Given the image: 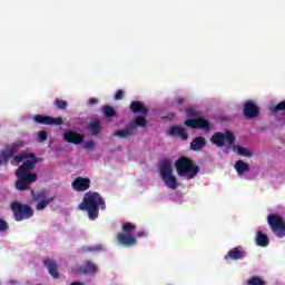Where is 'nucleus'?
<instances>
[{"instance_id":"obj_24","label":"nucleus","mask_w":285,"mask_h":285,"mask_svg":"<svg viewBox=\"0 0 285 285\" xmlns=\"http://www.w3.org/2000/svg\"><path fill=\"white\" fill-rule=\"evenodd\" d=\"M256 244L257 246H261L262 248H266L268 244H271V239L268 238V235L257 232L256 234Z\"/></svg>"},{"instance_id":"obj_31","label":"nucleus","mask_w":285,"mask_h":285,"mask_svg":"<svg viewBox=\"0 0 285 285\" xmlns=\"http://www.w3.org/2000/svg\"><path fill=\"white\" fill-rule=\"evenodd\" d=\"M58 110H66L68 108V101L57 98L53 102Z\"/></svg>"},{"instance_id":"obj_16","label":"nucleus","mask_w":285,"mask_h":285,"mask_svg":"<svg viewBox=\"0 0 285 285\" xmlns=\"http://www.w3.org/2000/svg\"><path fill=\"white\" fill-rule=\"evenodd\" d=\"M242 247H234L227 252L225 255L224 259L228 262L229 259L232 261H237V259H244L246 257V253L242 252Z\"/></svg>"},{"instance_id":"obj_15","label":"nucleus","mask_w":285,"mask_h":285,"mask_svg":"<svg viewBox=\"0 0 285 285\" xmlns=\"http://www.w3.org/2000/svg\"><path fill=\"white\" fill-rule=\"evenodd\" d=\"M87 130L91 137H99L102 130L101 120L98 118L91 120L87 126Z\"/></svg>"},{"instance_id":"obj_42","label":"nucleus","mask_w":285,"mask_h":285,"mask_svg":"<svg viewBox=\"0 0 285 285\" xmlns=\"http://www.w3.org/2000/svg\"><path fill=\"white\" fill-rule=\"evenodd\" d=\"M89 250H95V248H90Z\"/></svg>"},{"instance_id":"obj_4","label":"nucleus","mask_w":285,"mask_h":285,"mask_svg":"<svg viewBox=\"0 0 285 285\" xmlns=\"http://www.w3.org/2000/svg\"><path fill=\"white\" fill-rule=\"evenodd\" d=\"M175 168L179 177H185L188 180L195 179L199 175V166L186 156H181L175 161Z\"/></svg>"},{"instance_id":"obj_35","label":"nucleus","mask_w":285,"mask_h":285,"mask_svg":"<svg viewBox=\"0 0 285 285\" xmlns=\"http://www.w3.org/2000/svg\"><path fill=\"white\" fill-rule=\"evenodd\" d=\"M82 146H83L85 150H95V141H92V140L83 142Z\"/></svg>"},{"instance_id":"obj_6","label":"nucleus","mask_w":285,"mask_h":285,"mask_svg":"<svg viewBox=\"0 0 285 285\" xmlns=\"http://www.w3.org/2000/svg\"><path fill=\"white\" fill-rule=\"evenodd\" d=\"M137 229V225L132 223H122L121 230L118 233L116 239L120 246H135L137 245V238L131 234L132 230Z\"/></svg>"},{"instance_id":"obj_37","label":"nucleus","mask_w":285,"mask_h":285,"mask_svg":"<svg viewBox=\"0 0 285 285\" xmlns=\"http://www.w3.org/2000/svg\"><path fill=\"white\" fill-rule=\"evenodd\" d=\"M98 104H99V99H97V98H90L88 100L89 106H97Z\"/></svg>"},{"instance_id":"obj_12","label":"nucleus","mask_w":285,"mask_h":285,"mask_svg":"<svg viewBox=\"0 0 285 285\" xmlns=\"http://www.w3.org/2000/svg\"><path fill=\"white\" fill-rule=\"evenodd\" d=\"M33 121L42 126H61V124H63V119L60 117L52 118L51 116H45V115H36L33 117Z\"/></svg>"},{"instance_id":"obj_39","label":"nucleus","mask_w":285,"mask_h":285,"mask_svg":"<svg viewBox=\"0 0 285 285\" xmlns=\"http://www.w3.org/2000/svg\"><path fill=\"white\" fill-rule=\"evenodd\" d=\"M137 237H146V232L144 230L138 232Z\"/></svg>"},{"instance_id":"obj_9","label":"nucleus","mask_w":285,"mask_h":285,"mask_svg":"<svg viewBox=\"0 0 285 285\" xmlns=\"http://www.w3.org/2000/svg\"><path fill=\"white\" fill-rule=\"evenodd\" d=\"M210 142L213 146H217V148H224V146L229 145L233 146L235 145V134L233 131H225L219 132L216 131L212 137H210Z\"/></svg>"},{"instance_id":"obj_28","label":"nucleus","mask_w":285,"mask_h":285,"mask_svg":"<svg viewBox=\"0 0 285 285\" xmlns=\"http://www.w3.org/2000/svg\"><path fill=\"white\" fill-rule=\"evenodd\" d=\"M104 115L107 119H110L112 117H117V111L115 108H112V106L107 105L104 107Z\"/></svg>"},{"instance_id":"obj_25","label":"nucleus","mask_w":285,"mask_h":285,"mask_svg":"<svg viewBox=\"0 0 285 285\" xmlns=\"http://www.w3.org/2000/svg\"><path fill=\"white\" fill-rule=\"evenodd\" d=\"M148 124V120H146V117L138 116L135 118V121L129 122V126L134 128V130H137V126H140V128H146Z\"/></svg>"},{"instance_id":"obj_40","label":"nucleus","mask_w":285,"mask_h":285,"mask_svg":"<svg viewBox=\"0 0 285 285\" xmlns=\"http://www.w3.org/2000/svg\"><path fill=\"white\" fill-rule=\"evenodd\" d=\"M70 285H83V283H81V282H73Z\"/></svg>"},{"instance_id":"obj_21","label":"nucleus","mask_w":285,"mask_h":285,"mask_svg":"<svg viewBox=\"0 0 285 285\" xmlns=\"http://www.w3.org/2000/svg\"><path fill=\"white\" fill-rule=\"evenodd\" d=\"M189 148L195 153H199V150H204V148H206V138L202 136L194 138L189 145Z\"/></svg>"},{"instance_id":"obj_8","label":"nucleus","mask_w":285,"mask_h":285,"mask_svg":"<svg viewBox=\"0 0 285 285\" xmlns=\"http://www.w3.org/2000/svg\"><path fill=\"white\" fill-rule=\"evenodd\" d=\"M11 210L16 222H23V219H30L35 215V210L30 205H23L19 200L11 203Z\"/></svg>"},{"instance_id":"obj_18","label":"nucleus","mask_w":285,"mask_h":285,"mask_svg":"<svg viewBox=\"0 0 285 285\" xmlns=\"http://www.w3.org/2000/svg\"><path fill=\"white\" fill-rule=\"evenodd\" d=\"M63 139L68 141V144L79 145L83 142V135L77 131H67L65 132Z\"/></svg>"},{"instance_id":"obj_22","label":"nucleus","mask_w":285,"mask_h":285,"mask_svg":"<svg viewBox=\"0 0 285 285\" xmlns=\"http://www.w3.org/2000/svg\"><path fill=\"white\" fill-rule=\"evenodd\" d=\"M79 273L82 275H95L97 273V265L88 261L83 266L79 267Z\"/></svg>"},{"instance_id":"obj_38","label":"nucleus","mask_w":285,"mask_h":285,"mask_svg":"<svg viewBox=\"0 0 285 285\" xmlns=\"http://www.w3.org/2000/svg\"><path fill=\"white\" fill-rule=\"evenodd\" d=\"M176 104H178L179 106H181V104H184V98L178 97V98L176 99Z\"/></svg>"},{"instance_id":"obj_33","label":"nucleus","mask_w":285,"mask_h":285,"mask_svg":"<svg viewBox=\"0 0 285 285\" xmlns=\"http://www.w3.org/2000/svg\"><path fill=\"white\" fill-rule=\"evenodd\" d=\"M284 111L285 112V100L278 102L274 109H273V112H282Z\"/></svg>"},{"instance_id":"obj_1","label":"nucleus","mask_w":285,"mask_h":285,"mask_svg":"<svg viewBox=\"0 0 285 285\" xmlns=\"http://www.w3.org/2000/svg\"><path fill=\"white\" fill-rule=\"evenodd\" d=\"M30 160H26L17 170L16 177L18 180L16 181V189L23 193V190H28L31 184L37 181V174L30 173L37 164H39V158L33 154V157H29Z\"/></svg>"},{"instance_id":"obj_34","label":"nucleus","mask_w":285,"mask_h":285,"mask_svg":"<svg viewBox=\"0 0 285 285\" xmlns=\"http://www.w3.org/2000/svg\"><path fill=\"white\" fill-rule=\"evenodd\" d=\"M10 228V225H8V222L6 219L0 218V233H6Z\"/></svg>"},{"instance_id":"obj_19","label":"nucleus","mask_w":285,"mask_h":285,"mask_svg":"<svg viewBox=\"0 0 285 285\" xmlns=\"http://www.w3.org/2000/svg\"><path fill=\"white\" fill-rule=\"evenodd\" d=\"M129 110H131L134 115H148L149 112L148 108H146V105H144L142 101H131L129 105Z\"/></svg>"},{"instance_id":"obj_26","label":"nucleus","mask_w":285,"mask_h":285,"mask_svg":"<svg viewBox=\"0 0 285 285\" xmlns=\"http://www.w3.org/2000/svg\"><path fill=\"white\" fill-rule=\"evenodd\" d=\"M235 170L237 175H244V173H248V170H250V165L244 163V160H238L235 164Z\"/></svg>"},{"instance_id":"obj_20","label":"nucleus","mask_w":285,"mask_h":285,"mask_svg":"<svg viewBox=\"0 0 285 285\" xmlns=\"http://www.w3.org/2000/svg\"><path fill=\"white\" fill-rule=\"evenodd\" d=\"M169 137H180L183 141H186L188 139V132H186V129L181 126H173L168 130Z\"/></svg>"},{"instance_id":"obj_41","label":"nucleus","mask_w":285,"mask_h":285,"mask_svg":"<svg viewBox=\"0 0 285 285\" xmlns=\"http://www.w3.org/2000/svg\"><path fill=\"white\" fill-rule=\"evenodd\" d=\"M173 117H175V115H171V117H169V119H173Z\"/></svg>"},{"instance_id":"obj_27","label":"nucleus","mask_w":285,"mask_h":285,"mask_svg":"<svg viewBox=\"0 0 285 285\" xmlns=\"http://www.w3.org/2000/svg\"><path fill=\"white\" fill-rule=\"evenodd\" d=\"M233 150H236L242 157H253V151H250V149L239 145H233Z\"/></svg>"},{"instance_id":"obj_11","label":"nucleus","mask_w":285,"mask_h":285,"mask_svg":"<svg viewBox=\"0 0 285 285\" xmlns=\"http://www.w3.org/2000/svg\"><path fill=\"white\" fill-rule=\"evenodd\" d=\"M245 119H257L259 117V106L253 100H247L243 107Z\"/></svg>"},{"instance_id":"obj_2","label":"nucleus","mask_w":285,"mask_h":285,"mask_svg":"<svg viewBox=\"0 0 285 285\" xmlns=\"http://www.w3.org/2000/svg\"><path fill=\"white\" fill-rule=\"evenodd\" d=\"M79 210L88 214L91 222L99 218V209H106V199L97 191H88L85 194L82 202L78 205Z\"/></svg>"},{"instance_id":"obj_7","label":"nucleus","mask_w":285,"mask_h":285,"mask_svg":"<svg viewBox=\"0 0 285 285\" xmlns=\"http://www.w3.org/2000/svg\"><path fill=\"white\" fill-rule=\"evenodd\" d=\"M267 224L272 233L275 235V237H278V239H284V236H285L284 217H282L278 214H269L267 216Z\"/></svg>"},{"instance_id":"obj_10","label":"nucleus","mask_w":285,"mask_h":285,"mask_svg":"<svg viewBox=\"0 0 285 285\" xmlns=\"http://www.w3.org/2000/svg\"><path fill=\"white\" fill-rule=\"evenodd\" d=\"M26 146V142L23 140H18L9 146H7L6 150H2L0 153V164H8L21 148Z\"/></svg>"},{"instance_id":"obj_36","label":"nucleus","mask_w":285,"mask_h":285,"mask_svg":"<svg viewBox=\"0 0 285 285\" xmlns=\"http://www.w3.org/2000/svg\"><path fill=\"white\" fill-rule=\"evenodd\" d=\"M116 101L124 99V90L119 89L115 95Z\"/></svg>"},{"instance_id":"obj_32","label":"nucleus","mask_w":285,"mask_h":285,"mask_svg":"<svg viewBox=\"0 0 285 285\" xmlns=\"http://www.w3.org/2000/svg\"><path fill=\"white\" fill-rule=\"evenodd\" d=\"M38 141L43 144V141H48V131L41 130L38 132Z\"/></svg>"},{"instance_id":"obj_5","label":"nucleus","mask_w":285,"mask_h":285,"mask_svg":"<svg viewBox=\"0 0 285 285\" xmlns=\"http://www.w3.org/2000/svg\"><path fill=\"white\" fill-rule=\"evenodd\" d=\"M159 175L167 188L177 190L179 183L177 177L173 174V161L168 158H164L159 163Z\"/></svg>"},{"instance_id":"obj_23","label":"nucleus","mask_w":285,"mask_h":285,"mask_svg":"<svg viewBox=\"0 0 285 285\" xmlns=\"http://www.w3.org/2000/svg\"><path fill=\"white\" fill-rule=\"evenodd\" d=\"M115 137H119V139H127V137H132L135 135L134 127L128 125L125 129H120L115 131Z\"/></svg>"},{"instance_id":"obj_13","label":"nucleus","mask_w":285,"mask_h":285,"mask_svg":"<svg viewBox=\"0 0 285 285\" xmlns=\"http://www.w3.org/2000/svg\"><path fill=\"white\" fill-rule=\"evenodd\" d=\"M90 178L77 177L72 184L71 188L76 190V193H86V190L90 189Z\"/></svg>"},{"instance_id":"obj_17","label":"nucleus","mask_w":285,"mask_h":285,"mask_svg":"<svg viewBox=\"0 0 285 285\" xmlns=\"http://www.w3.org/2000/svg\"><path fill=\"white\" fill-rule=\"evenodd\" d=\"M43 264L48 269L49 275H51L53 279H59V272L57 271L58 268L57 261L51 258H46L43 261Z\"/></svg>"},{"instance_id":"obj_30","label":"nucleus","mask_w":285,"mask_h":285,"mask_svg":"<svg viewBox=\"0 0 285 285\" xmlns=\"http://www.w3.org/2000/svg\"><path fill=\"white\" fill-rule=\"evenodd\" d=\"M30 157H35V154L13 155V161H16V164H21V161L24 159H30Z\"/></svg>"},{"instance_id":"obj_3","label":"nucleus","mask_w":285,"mask_h":285,"mask_svg":"<svg viewBox=\"0 0 285 285\" xmlns=\"http://www.w3.org/2000/svg\"><path fill=\"white\" fill-rule=\"evenodd\" d=\"M185 114L189 119L185 120V126L194 130H204L205 132H210V120L204 118V111L197 109L194 105L185 108Z\"/></svg>"},{"instance_id":"obj_29","label":"nucleus","mask_w":285,"mask_h":285,"mask_svg":"<svg viewBox=\"0 0 285 285\" xmlns=\"http://www.w3.org/2000/svg\"><path fill=\"white\" fill-rule=\"evenodd\" d=\"M247 285H266V281L262 279L259 276H252L247 281Z\"/></svg>"},{"instance_id":"obj_14","label":"nucleus","mask_w":285,"mask_h":285,"mask_svg":"<svg viewBox=\"0 0 285 285\" xmlns=\"http://www.w3.org/2000/svg\"><path fill=\"white\" fill-rule=\"evenodd\" d=\"M37 200L39 202L36 206L37 210H43L45 208H48L52 202H55V197L48 198V191L42 190L38 193L37 195Z\"/></svg>"}]
</instances>
